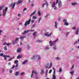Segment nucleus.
Instances as JSON below:
<instances>
[{
    "instance_id": "obj_1",
    "label": "nucleus",
    "mask_w": 79,
    "mask_h": 79,
    "mask_svg": "<svg viewBox=\"0 0 79 79\" xmlns=\"http://www.w3.org/2000/svg\"><path fill=\"white\" fill-rule=\"evenodd\" d=\"M36 58H38V60H40L41 58L40 57V55H36L35 56H34L33 57H31V60H35Z\"/></svg>"
},
{
    "instance_id": "obj_2",
    "label": "nucleus",
    "mask_w": 79,
    "mask_h": 79,
    "mask_svg": "<svg viewBox=\"0 0 79 79\" xmlns=\"http://www.w3.org/2000/svg\"><path fill=\"white\" fill-rule=\"evenodd\" d=\"M8 10V7H6L4 9H3L2 10V15L5 16L6 13V11Z\"/></svg>"
},
{
    "instance_id": "obj_3",
    "label": "nucleus",
    "mask_w": 79,
    "mask_h": 79,
    "mask_svg": "<svg viewBox=\"0 0 79 79\" xmlns=\"http://www.w3.org/2000/svg\"><path fill=\"white\" fill-rule=\"evenodd\" d=\"M58 40V39H57L56 40L52 42V41H50L49 42V43L50 44V46H53V45H54L55 44V43H56V42Z\"/></svg>"
},
{
    "instance_id": "obj_4",
    "label": "nucleus",
    "mask_w": 79,
    "mask_h": 79,
    "mask_svg": "<svg viewBox=\"0 0 79 79\" xmlns=\"http://www.w3.org/2000/svg\"><path fill=\"white\" fill-rule=\"evenodd\" d=\"M31 19H29L28 21H26L24 24V26H25V27H27V25H29L30 24V23H31Z\"/></svg>"
},
{
    "instance_id": "obj_5",
    "label": "nucleus",
    "mask_w": 79,
    "mask_h": 79,
    "mask_svg": "<svg viewBox=\"0 0 79 79\" xmlns=\"http://www.w3.org/2000/svg\"><path fill=\"white\" fill-rule=\"evenodd\" d=\"M34 30H27V31H25L23 33H22V34L23 35L24 34H26V33H27L28 32H34Z\"/></svg>"
},
{
    "instance_id": "obj_6",
    "label": "nucleus",
    "mask_w": 79,
    "mask_h": 79,
    "mask_svg": "<svg viewBox=\"0 0 79 79\" xmlns=\"http://www.w3.org/2000/svg\"><path fill=\"white\" fill-rule=\"evenodd\" d=\"M15 5H16V2H14L13 3H12L10 5V7H12V9H14V7H15Z\"/></svg>"
},
{
    "instance_id": "obj_7",
    "label": "nucleus",
    "mask_w": 79,
    "mask_h": 79,
    "mask_svg": "<svg viewBox=\"0 0 79 79\" xmlns=\"http://www.w3.org/2000/svg\"><path fill=\"white\" fill-rule=\"evenodd\" d=\"M52 33H51L50 34H48V32H46L44 34V35L46 36H47V37H49V36H50L51 35H52Z\"/></svg>"
},
{
    "instance_id": "obj_8",
    "label": "nucleus",
    "mask_w": 79,
    "mask_h": 79,
    "mask_svg": "<svg viewBox=\"0 0 79 79\" xmlns=\"http://www.w3.org/2000/svg\"><path fill=\"white\" fill-rule=\"evenodd\" d=\"M58 6L59 8H60L62 6V3L61 1H59L58 3Z\"/></svg>"
},
{
    "instance_id": "obj_9",
    "label": "nucleus",
    "mask_w": 79,
    "mask_h": 79,
    "mask_svg": "<svg viewBox=\"0 0 79 79\" xmlns=\"http://www.w3.org/2000/svg\"><path fill=\"white\" fill-rule=\"evenodd\" d=\"M23 2V1L20 0H19L18 2H16V5H18L21 4Z\"/></svg>"
},
{
    "instance_id": "obj_10",
    "label": "nucleus",
    "mask_w": 79,
    "mask_h": 79,
    "mask_svg": "<svg viewBox=\"0 0 79 79\" xmlns=\"http://www.w3.org/2000/svg\"><path fill=\"white\" fill-rule=\"evenodd\" d=\"M22 50V49L21 48H18V49L17 50V53H20L21 52V51Z\"/></svg>"
},
{
    "instance_id": "obj_11",
    "label": "nucleus",
    "mask_w": 79,
    "mask_h": 79,
    "mask_svg": "<svg viewBox=\"0 0 79 79\" xmlns=\"http://www.w3.org/2000/svg\"><path fill=\"white\" fill-rule=\"evenodd\" d=\"M36 12V11L35 10V11H34L32 13H31V14L30 15V16H33V15H35V13Z\"/></svg>"
},
{
    "instance_id": "obj_12",
    "label": "nucleus",
    "mask_w": 79,
    "mask_h": 79,
    "mask_svg": "<svg viewBox=\"0 0 79 79\" xmlns=\"http://www.w3.org/2000/svg\"><path fill=\"white\" fill-rule=\"evenodd\" d=\"M19 72L18 71L16 72L15 74V76H18L19 75Z\"/></svg>"
},
{
    "instance_id": "obj_13",
    "label": "nucleus",
    "mask_w": 79,
    "mask_h": 79,
    "mask_svg": "<svg viewBox=\"0 0 79 79\" xmlns=\"http://www.w3.org/2000/svg\"><path fill=\"white\" fill-rule=\"evenodd\" d=\"M33 72V73H34L35 74L36 76H37V72L33 70L32 71V73Z\"/></svg>"
},
{
    "instance_id": "obj_14",
    "label": "nucleus",
    "mask_w": 79,
    "mask_h": 79,
    "mask_svg": "<svg viewBox=\"0 0 79 79\" xmlns=\"http://www.w3.org/2000/svg\"><path fill=\"white\" fill-rule=\"evenodd\" d=\"M78 32H79V28H77V31L75 32L76 34L77 35H78Z\"/></svg>"
},
{
    "instance_id": "obj_15",
    "label": "nucleus",
    "mask_w": 79,
    "mask_h": 79,
    "mask_svg": "<svg viewBox=\"0 0 79 79\" xmlns=\"http://www.w3.org/2000/svg\"><path fill=\"white\" fill-rule=\"evenodd\" d=\"M27 61H28L27 60H25L24 61L22 62V64H26V63Z\"/></svg>"
},
{
    "instance_id": "obj_16",
    "label": "nucleus",
    "mask_w": 79,
    "mask_h": 79,
    "mask_svg": "<svg viewBox=\"0 0 79 79\" xmlns=\"http://www.w3.org/2000/svg\"><path fill=\"white\" fill-rule=\"evenodd\" d=\"M26 37V36H21L20 38V39H23Z\"/></svg>"
},
{
    "instance_id": "obj_17",
    "label": "nucleus",
    "mask_w": 79,
    "mask_h": 79,
    "mask_svg": "<svg viewBox=\"0 0 79 79\" xmlns=\"http://www.w3.org/2000/svg\"><path fill=\"white\" fill-rule=\"evenodd\" d=\"M55 3H56L55 2H54L53 3V4H52V8H54V7H55Z\"/></svg>"
},
{
    "instance_id": "obj_18",
    "label": "nucleus",
    "mask_w": 79,
    "mask_h": 79,
    "mask_svg": "<svg viewBox=\"0 0 79 79\" xmlns=\"http://www.w3.org/2000/svg\"><path fill=\"white\" fill-rule=\"evenodd\" d=\"M3 57L4 58V60H6V55H3Z\"/></svg>"
},
{
    "instance_id": "obj_19",
    "label": "nucleus",
    "mask_w": 79,
    "mask_h": 79,
    "mask_svg": "<svg viewBox=\"0 0 79 79\" xmlns=\"http://www.w3.org/2000/svg\"><path fill=\"white\" fill-rule=\"evenodd\" d=\"M52 63L51 62L50 63L49 67H48V69H50V68H52Z\"/></svg>"
},
{
    "instance_id": "obj_20",
    "label": "nucleus",
    "mask_w": 79,
    "mask_h": 79,
    "mask_svg": "<svg viewBox=\"0 0 79 79\" xmlns=\"http://www.w3.org/2000/svg\"><path fill=\"white\" fill-rule=\"evenodd\" d=\"M52 69H53V70H54L53 74H55V72H56V70H55V68H54V67H53L52 68Z\"/></svg>"
},
{
    "instance_id": "obj_21",
    "label": "nucleus",
    "mask_w": 79,
    "mask_h": 79,
    "mask_svg": "<svg viewBox=\"0 0 79 79\" xmlns=\"http://www.w3.org/2000/svg\"><path fill=\"white\" fill-rule=\"evenodd\" d=\"M55 27L56 28H57V22H55Z\"/></svg>"
},
{
    "instance_id": "obj_22",
    "label": "nucleus",
    "mask_w": 79,
    "mask_h": 79,
    "mask_svg": "<svg viewBox=\"0 0 79 79\" xmlns=\"http://www.w3.org/2000/svg\"><path fill=\"white\" fill-rule=\"evenodd\" d=\"M55 74H53L52 75V79H56V77H55Z\"/></svg>"
},
{
    "instance_id": "obj_23",
    "label": "nucleus",
    "mask_w": 79,
    "mask_h": 79,
    "mask_svg": "<svg viewBox=\"0 0 79 79\" xmlns=\"http://www.w3.org/2000/svg\"><path fill=\"white\" fill-rule=\"evenodd\" d=\"M14 62H15V63H14L15 64H18V62H19V61L17 60H16L14 61Z\"/></svg>"
},
{
    "instance_id": "obj_24",
    "label": "nucleus",
    "mask_w": 79,
    "mask_h": 79,
    "mask_svg": "<svg viewBox=\"0 0 79 79\" xmlns=\"http://www.w3.org/2000/svg\"><path fill=\"white\" fill-rule=\"evenodd\" d=\"M21 58V55L18 56L17 57V59H19V58Z\"/></svg>"
},
{
    "instance_id": "obj_25",
    "label": "nucleus",
    "mask_w": 79,
    "mask_h": 79,
    "mask_svg": "<svg viewBox=\"0 0 79 79\" xmlns=\"http://www.w3.org/2000/svg\"><path fill=\"white\" fill-rule=\"evenodd\" d=\"M4 6V5H2V6L0 7V10L2 11V10L3 9V8Z\"/></svg>"
},
{
    "instance_id": "obj_26",
    "label": "nucleus",
    "mask_w": 79,
    "mask_h": 79,
    "mask_svg": "<svg viewBox=\"0 0 79 79\" xmlns=\"http://www.w3.org/2000/svg\"><path fill=\"white\" fill-rule=\"evenodd\" d=\"M49 64H48L47 65H46L45 66V68L47 69V68H48V66H49Z\"/></svg>"
},
{
    "instance_id": "obj_27",
    "label": "nucleus",
    "mask_w": 79,
    "mask_h": 79,
    "mask_svg": "<svg viewBox=\"0 0 79 79\" xmlns=\"http://www.w3.org/2000/svg\"><path fill=\"white\" fill-rule=\"evenodd\" d=\"M15 58L14 56L13 57H12V58L9 59V60L8 61H11V60H13V58Z\"/></svg>"
},
{
    "instance_id": "obj_28",
    "label": "nucleus",
    "mask_w": 79,
    "mask_h": 79,
    "mask_svg": "<svg viewBox=\"0 0 79 79\" xmlns=\"http://www.w3.org/2000/svg\"><path fill=\"white\" fill-rule=\"evenodd\" d=\"M38 15L39 16H40V15H41V13H40V11H38Z\"/></svg>"
},
{
    "instance_id": "obj_29",
    "label": "nucleus",
    "mask_w": 79,
    "mask_h": 79,
    "mask_svg": "<svg viewBox=\"0 0 79 79\" xmlns=\"http://www.w3.org/2000/svg\"><path fill=\"white\" fill-rule=\"evenodd\" d=\"M16 43H17V41L15 40L13 42L12 44H16Z\"/></svg>"
},
{
    "instance_id": "obj_30",
    "label": "nucleus",
    "mask_w": 79,
    "mask_h": 79,
    "mask_svg": "<svg viewBox=\"0 0 79 79\" xmlns=\"http://www.w3.org/2000/svg\"><path fill=\"white\" fill-rule=\"evenodd\" d=\"M74 71H73L71 72H70V74H71V75H73V74H74Z\"/></svg>"
},
{
    "instance_id": "obj_31",
    "label": "nucleus",
    "mask_w": 79,
    "mask_h": 79,
    "mask_svg": "<svg viewBox=\"0 0 79 79\" xmlns=\"http://www.w3.org/2000/svg\"><path fill=\"white\" fill-rule=\"evenodd\" d=\"M63 21L64 23H66V22H67V20H66V19H64L63 20Z\"/></svg>"
},
{
    "instance_id": "obj_32",
    "label": "nucleus",
    "mask_w": 79,
    "mask_h": 79,
    "mask_svg": "<svg viewBox=\"0 0 79 79\" xmlns=\"http://www.w3.org/2000/svg\"><path fill=\"white\" fill-rule=\"evenodd\" d=\"M64 25H65V26H68V25H69V23H67V22H65L64 23Z\"/></svg>"
},
{
    "instance_id": "obj_33",
    "label": "nucleus",
    "mask_w": 79,
    "mask_h": 79,
    "mask_svg": "<svg viewBox=\"0 0 79 79\" xmlns=\"http://www.w3.org/2000/svg\"><path fill=\"white\" fill-rule=\"evenodd\" d=\"M4 50H5L6 51V50H7V48H6V46L4 47Z\"/></svg>"
},
{
    "instance_id": "obj_34",
    "label": "nucleus",
    "mask_w": 79,
    "mask_h": 79,
    "mask_svg": "<svg viewBox=\"0 0 79 79\" xmlns=\"http://www.w3.org/2000/svg\"><path fill=\"white\" fill-rule=\"evenodd\" d=\"M36 33V32H34L33 35V36H35V37H36V35H35Z\"/></svg>"
},
{
    "instance_id": "obj_35",
    "label": "nucleus",
    "mask_w": 79,
    "mask_h": 79,
    "mask_svg": "<svg viewBox=\"0 0 79 79\" xmlns=\"http://www.w3.org/2000/svg\"><path fill=\"white\" fill-rule=\"evenodd\" d=\"M41 20V17H40L38 19V23H40V20Z\"/></svg>"
},
{
    "instance_id": "obj_36",
    "label": "nucleus",
    "mask_w": 79,
    "mask_h": 79,
    "mask_svg": "<svg viewBox=\"0 0 79 79\" xmlns=\"http://www.w3.org/2000/svg\"><path fill=\"white\" fill-rule=\"evenodd\" d=\"M49 49L50 48L48 47H46L44 48L45 50H49Z\"/></svg>"
},
{
    "instance_id": "obj_37",
    "label": "nucleus",
    "mask_w": 79,
    "mask_h": 79,
    "mask_svg": "<svg viewBox=\"0 0 79 79\" xmlns=\"http://www.w3.org/2000/svg\"><path fill=\"white\" fill-rule=\"evenodd\" d=\"M69 32H67L66 33L65 35L66 37H68V34H69Z\"/></svg>"
},
{
    "instance_id": "obj_38",
    "label": "nucleus",
    "mask_w": 79,
    "mask_h": 79,
    "mask_svg": "<svg viewBox=\"0 0 79 79\" xmlns=\"http://www.w3.org/2000/svg\"><path fill=\"white\" fill-rule=\"evenodd\" d=\"M45 5H46V3H44L42 5V6L43 7H44V6H45Z\"/></svg>"
},
{
    "instance_id": "obj_39",
    "label": "nucleus",
    "mask_w": 79,
    "mask_h": 79,
    "mask_svg": "<svg viewBox=\"0 0 79 79\" xmlns=\"http://www.w3.org/2000/svg\"><path fill=\"white\" fill-rule=\"evenodd\" d=\"M62 71V69L61 68H60L59 69V72H61Z\"/></svg>"
},
{
    "instance_id": "obj_40",
    "label": "nucleus",
    "mask_w": 79,
    "mask_h": 79,
    "mask_svg": "<svg viewBox=\"0 0 79 79\" xmlns=\"http://www.w3.org/2000/svg\"><path fill=\"white\" fill-rule=\"evenodd\" d=\"M27 48H28V49H29V48H31V47H30V46H29V45H27Z\"/></svg>"
},
{
    "instance_id": "obj_41",
    "label": "nucleus",
    "mask_w": 79,
    "mask_h": 79,
    "mask_svg": "<svg viewBox=\"0 0 79 79\" xmlns=\"http://www.w3.org/2000/svg\"><path fill=\"white\" fill-rule=\"evenodd\" d=\"M53 49L54 50H56V46H54L53 47Z\"/></svg>"
},
{
    "instance_id": "obj_42",
    "label": "nucleus",
    "mask_w": 79,
    "mask_h": 79,
    "mask_svg": "<svg viewBox=\"0 0 79 79\" xmlns=\"http://www.w3.org/2000/svg\"><path fill=\"white\" fill-rule=\"evenodd\" d=\"M19 40V38H17L15 39V41H16V42H17V41H18Z\"/></svg>"
},
{
    "instance_id": "obj_43",
    "label": "nucleus",
    "mask_w": 79,
    "mask_h": 79,
    "mask_svg": "<svg viewBox=\"0 0 79 79\" xmlns=\"http://www.w3.org/2000/svg\"><path fill=\"white\" fill-rule=\"evenodd\" d=\"M4 54L3 53H1L0 54V56H3V55Z\"/></svg>"
},
{
    "instance_id": "obj_44",
    "label": "nucleus",
    "mask_w": 79,
    "mask_h": 79,
    "mask_svg": "<svg viewBox=\"0 0 79 79\" xmlns=\"http://www.w3.org/2000/svg\"><path fill=\"white\" fill-rule=\"evenodd\" d=\"M77 3H72V5H76Z\"/></svg>"
},
{
    "instance_id": "obj_45",
    "label": "nucleus",
    "mask_w": 79,
    "mask_h": 79,
    "mask_svg": "<svg viewBox=\"0 0 79 79\" xmlns=\"http://www.w3.org/2000/svg\"><path fill=\"white\" fill-rule=\"evenodd\" d=\"M15 65H14L12 67V69H14V68H15Z\"/></svg>"
},
{
    "instance_id": "obj_46",
    "label": "nucleus",
    "mask_w": 79,
    "mask_h": 79,
    "mask_svg": "<svg viewBox=\"0 0 79 79\" xmlns=\"http://www.w3.org/2000/svg\"><path fill=\"white\" fill-rule=\"evenodd\" d=\"M56 60H58L60 59V57H56Z\"/></svg>"
},
{
    "instance_id": "obj_47",
    "label": "nucleus",
    "mask_w": 79,
    "mask_h": 79,
    "mask_svg": "<svg viewBox=\"0 0 79 79\" xmlns=\"http://www.w3.org/2000/svg\"><path fill=\"white\" fill-rule=\"evenodd\" d=\"M74 65H73L72 66V67L71 68V69H73V68H74Z\"/></svg>"
},
{
    "instance_id": "obj_48",
    "label": "nucleus",
    "mask_w": 79,
    "mask_h": 79,
    "mask_svg": "<svg viewBox=\"0 0 79 79\" xmlns=\"http://www.w3.org/2000/svg\"><path fill=\"white\" fill-rule=\"evenodd\" d=\"M77 43H78V41H77L74 43V45H76V44H77Z\"/></svg>"
},
{
    "instance_id": "obj_49",
    "label": "nucleus",
    "mask_w": 79,
    "mask_h": 79,
    "mask_svg": "<svg viewBox=\"0 0 79 79\" xmlns=\"http://www.w3.org/2000/svg\"><path fill=\"white\" fill-rule=\"evenodd\" d=\"M44 71L43 69L41 70V74H44Z\"/></svg>"
},
{
    "instance_id": "obj_50",
    "label": "nucleus",
    "mask_w": 79,
    "mask_h": 79,
    "mask_svg": "<svg viewBox=\"0 0 79 79\" xmlns=\"http://www.w3.org/2000/svg\"><path fill=\"white\" fill-rule=\"evenodd\" d=\"M24 72H23L20 73V75H24Z\"/></svg>"
},
{
    "instance_id": "obj_51",
    "label": "nucleus",
    "mask_w": 79,
    "mask_h": 79,
    "mask_svg": "<svg viewBox=\"0 0 79 79\" xmlns=\"http://www.w3.org/2000/svg\"><path fill=\"white\" fill-rule=\"evenodd\" d=\"M6 45L8 46V45H11V43H8L7 44H6Z\"/></svg>"
},
{
    "instance_id": "obj_52",
    "label": "nucleus",
    "mask_w": 79,
    "mask_h": 79,
    "mask_svg": "<svg viewBox=\"0 0 79 79\" xmlns=\"http://www.w3.org/2000/svg\"><path fill=\"white\" fill-rule=\"evenodd\" d=\"M33 74H34V72H32V74H31V77H32V76H33Z\"/></svg>"
},
{
    "instance_id": "obj_53",
    "label": "nucleus",
    "mask_w": 79,
    "mask_h": 79,
    "mask_svg": "<svg viewBox=\"0 0 79 79\" xmlns=\"http://www.w3.org/2000/svg\"><path fill=\"white\" fill-rule=\"evenodd\" d=\"M33 19H37V18L35 16H33Z\"/></svg>"
},
{
    "instance_id": "obj_54",
    "label": "nucleus",
    "mask_w": 79,
    "mask_h": 79,
    "mask_svg": "<svg viewBox=\"0 0 79 79\" xmlns=\"http://www.w3.org/2000/svg\"><path fill=\"white\" fill-rule=\"evenodd\" d=\"M72 29L73 30H74V29H76V27H73Z\"/></svg>"
},
{
    "instance_id": "obj_55",
    "label": "nucleus",
    "mask_w": 79,
    "mask_h": 79,
    "mask_svg": "<svg viewBox=\"0 0 79 79\" xmlns=\"http://www.w3.org/2000/svg\"><path fill=\"white\" fill-rule=\"evenodd\" d=\"M35 24H34L32 27L31 28H33L34 27H35Z\"/></svg>"
},
{
    "instance_id": "obj_56",
    "label": "nucleus",
    "mask_w": 79,
    "mask_h": 79,
    "mask_svg": "<svg viewBox=\"0 0 79 79\" xmlns=\"http://www.w3.org/2000/svg\"><path fill=\"white\" fill-rule=\"evenodd\" d=\"M18 63L16 64V65L15 66V67L16 68V67H18Z\"/></svg>"
},
{
    "instance_id": "obj_57",
    "label": "nucleus",
    "mask_w": 79,
    "mask_h": 79,
    "mask_svg": "<svg viewBox=\"0 0 79 79\" xmlns=\"http://www.w3.org/2000/svg\"><path fill=\"white\" fill-rule=\"evenodd\" d=\"M31 21V23H34V20H32Z\"/></svg>"
},
{
    "instance_id": "obj_58",
    "label": "nucleus",
    "mask_w": 79,
    "mask_h": 79,
    "mask_svg": "<svg viewBox=\"0 0 79 79\" xmlns=\"http://www.w3.org/2000/svg\"><path fill=\"white\" fill-rule=\"evenodd\" d=\"M52 70H50L49 71V74H50V73H52Z\"/></svg>"
},
{
    "instance_id": "obj_59",
    "label": "nucleus",
    "mask_w": 79,
    "mask_h": 79,
    "mask_svg": "<svg viewBox=\"0 0 79 79\" xmlns=\"http://www.w3.org/2000/svg\"><path fill=\"white\" fill-rule=\"evenodd\" d=\"M12 72H13V71L12 70H10L9 71L10 73H12Z\"/></svg>"
},
{
    "instance_id": "obj_60",
    "label": "nucleus",
    "mask_w": 79,
    "mask_h": 79,
    "mask_svg": "<svg viewBox=\"0 0 79 79\" xmlns=\"http://www.w3.org/2000/svg\"><path fill=\"white\" fill-rule=\"evenodd\" d=\"M21 15L20 14H18V17H20V16H21Z\"/></svg>"
},
{
    "instance_id": "obj_61",
    "label": "nucleus",
    "mask_w": 79,
    "mask_h": 79,
    "mask_svg": "<svg viewBox=\"0 0 79 79\" xmlns=\"http://www.w3.org/2000/svg\"><path fill=\"white\" fill-rule=\"evenodd\" d=\"M48 70H46V74H47V73H48Z\"/></svg>"
},
{
    "instance_id": "obj_62",
    "label": "nucleus",
    "mask_w": 79,
    "mask_h": 79,
    "mask_svg": "<svg viewBox=\"0 0 79 79\" xmlns=\"http://www.w3.org/2000/svg\"><path fill=\"white\" fill-rule=\"evenodd\" d=\"M23 23L21 22H20L19 23V25H22Z\"/></svg>"
},
{
    "instance_id": "obj_63",
    "label": "nucleus",
    "mask_w": 79,
    "mask_h": 79,
    "mask_svg": "<svg viewBox=\"0 0 79 79\" xmlns=\"http://www.w3.org/2000/svg\"><path fill=\"white\" fill-rule=\"evenodd\" d=\"M46 3L47 6H48V2H47L46 1Z\"/></svg>"
},
{
    "instance_id": "obj_64",
    "label": "nucleus",
    "mask_w": 79,
    "mask_h": 79,
    "mask_svg": "<svg viewBox=\"0 0 79 79\" xmlns=\"http://www.w3.org/2000/svg\"><path fill=\"white\" fill-rule=\"evenodd\" d=\"M6 58H10V57L9 56L6 55Z\"/></svg>"
}]
</instances>
